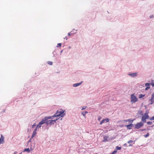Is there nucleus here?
<instances>
[{"label": "nucleus", "mask_w": 154, "mask_h": 154, "mask_svg": "<svg viewBox=\"0 0 154 154\" xmlns=\"http://www.w3.org/2000/svg\"><path fill=\"white\" fill-rule=\"evenodd\" d=\"M52 116H48L45 117L44 118H43L42 120L37 125V126H39V127H41V125L45 123H46V121L47 120L52 119Z\"/></svg>", "instance_id": "obj_1"}, {"label": "nucleus", "mask_w": 154, "mask_h": 154, "mask_svg": "<svg viewBox=\"0 0 154 154\" xmlns=\"http://www.w3.org/2000/svg\"><path fill=\"white\" fill-rule=\"evenodd\" d=\"M52 116H48L45 117L44 118H43L42 120L37 125V126H39V127H41V125L45 123H46V121L47 120L52 119Z\"/></svg>", "instance_id": "obj_2"}, {"label": "nucleus", "mask_w": 154, "mask_h": 154, "mask_svg": "<svg viewBox=\"0 0 154 154\" xmlns=\"http://www.w3.org/2000/svg\"><path fill=\"white\" fill-rule=\"evenodd\" d=\"M52 116H48L45 117L44 118H43L42 120L37 125V126H39V127H41V125L45 123H46V121L47 120L52 119Z\"/></svg>", "instance_id": "obj_3"}, {"label": "nucleus", "mask_w": 154, "mask_h": 154, "mask_svg": "<svg viewBox=\"0 0 154 154\" xmlns=\"http://www.w3.org/2000/svg\"><path fill=\"white\" fill-rule=\"evenodd\" d=\"M64 111L62 109L57 110L56 113L53 116H52V117H59L60 116H63L64 115Z\"/></svg>", "instance_id": "obj_4"}, {"label": "nucleus", "mask_w": 154, "mask_h": 154, "mask_svg": "<svg viewBox=\"0 0 154 154\" xmlns=\"http://www.w3.org/2000/svg\"><path fill=\"white\" fill-rule=\"evenodd\" d=\"M149 112H146L142 115V117L141 119V121L143 122H146V119L149 118V116L148 115Z\"/></svg>", "instance_id": "obj_5"}, {"label": "nucleus", "mask_w": 154, "mask_h": 154, "mask_svg": "<svg viewBox=\"0 0 154 154\" xmlns=\"http://www.w3.org/2000/svg\"><path fill=\"white\" fill-rule=\"evenodd\" d=\"M131 102L133 103L136 102L137 100V99L136 97L133 94H132L131 95Z\"/></svg>", "instance_id": "obj_6"}, {"label": "nucleus", "mask_w": 154, "mask_h": 154, "mask_svg": "<svg viewBox=\"0 0 154 154\" xmlns=\"http://www.w3.org/2000/svg\"><path fill=\"white\" fill-rule=\"evenodd\" d=\"M57 120V119L55 120H47L46 121V124L47 125H51L52 124H54V122H56V121Z\"/></svg>", "instance_id": "obj_7"}, {"label": "nucleus", "mask_w": 154, "mask_h": 154, "mask_svg": "<svg viewBox=\"0 0 154 154\" xmlns=\"http://www.w3.org/2000/svg\"><path fill=\"white\" fill-rule=\"evenodd\" d=\"M143 125V124L142 122L137 123L135 126V128L136 129H139Z\"/></svg>", "instance_id": "obj_8"}, {"label": "nucleus", "mask_w": 154, "mask_h": 154, "mask_svg": "<svg viewBox=\"0 0 154 154\" xmlns=\"http://www.w3.org/2000/svg\"><path fill=\"white\" fill-rule=\"evenodd\" d=\"M149 101L150 102V104L151 105L154 103V93L152 94L151 98L149 100Z\"/></svg>", "instance_id": "obj_9"}, {"label": "nucleus", "mask_w": 154, "mask_h": 154, "mask_svg": "<svg viewBox=\"0 0 154 154\" xmlns=\"http://www.w3.org/2000/svg\"><path fill=\"white\" fill-rule=\"evenodd\" d=\"M109 120L108 118L106 119H103L100 122V124L101 125L103 123H104L105 122H109Z\"/></svg>", "instance_id": "obj_10"}, {"label": "nucleus", "mask_w": 154, "mask_h": 154, "mask_svg": "<svg viewBox=\"0 0 154 154\" xmlns=\"http://www.w3.org/2000/svg\"><path fill=\"white\" fill-rule=\"evenodd\" d=\"M133 126V124H130L128 125H125V127H126L128 129H130L131 128V127Z\"/></svg>", "instance_id": "obj_11"}, {"label": "nucleus", "mask_w": 154, "mask_h": 154, "mask_svg": "<svg viewBox=\"0 0 154 154\" xmlns=\"http://www.w3.org/2000/svg\"><path fill=\"white\" fill-rule=\"evenodd\" d=\"M4 142V137L3 135L1 134V137L0 139V144L3 143Z\"/></svg>", "instance_id": "obj_12"}, {"label": "nucleus", "mask_w": 154, "mask_h": 154, "mask_svg": "<svg viewBox=\"0 0 154 154\" xmlns=\"http://www.w3.org/2000/svg\"><path fill=\"white\" fill-rule=\"evenodd\" d=\"M129 75L132 77H134L136 76L137 75V73L135 72L134 73L129 74Z\"/></svg>", "instance_id": "obj_13"}, {"label": "nucleus", "mask_w": 154, "mask_h": 154, "mask_svg": "<svg viewBox=\"0 0 154 154\" xmlns=\"http://www.w3.org/2000/svg\"><path fill=\"white\" fill-rule=\"evenodd\" d=\"M82 82H81L79 83L75 84L73 85V86L74 87H77V86L80 85H81V84L82 83Z\"/></svg>", "instance_id": "obj_14"}, {"label": "nucleus", "mask_w": 154, "mask_h": 154, "mask_svg": "<svg viewBox=\"0 0 154 154\" xmlns=\"http://www.w3.org/2000/svg\"><path fill=\"white\" fill-rule=\"evenodd\" d=\"M36 134V132H35V131H33L31 138H32L33 137L35 136Z\"/></svg>", "instance_id": "obj_15"}, {"label": "nucleus", "mask_w": 154, "mask_h": 154, "mask_svg": "<svg viewBox=\"0 0 154 154\" xmlns=\"http://www.w3.org/2000/svg\"><path fill=\"white\" fill-rule=\"evenodd\" d=\"M25 151H26V152H29L30 150H29V148H28L25 149H24V150L23 152H25Z\"/></svg>", "instance_id": "obj_16"}, {"label": "nucleus", "mask_w": 154, "mask_h": 154, "mask_svg": "<svg viewBox=\"0 0 154 154\" xmlns=\"http://www.w3.org/2000/svg\"><path fill=\"white\" fill-rule=\"evenodd\" d=\"M145 96V95H143L142 94H140L139 95V98H141Z\"/></svg>", "instance_id": "obj_17"}, {"label": "nucleus", "mask_w": 154, "mask_h": 154, "mask_svg": "<svg viewBox=\"0 0 154 154\" xmlns=\"http://www.w3.org/2000/svg\"><path fill=\"white\" fill-rule=\"evenodd\" d=\"M116 149L118 150H120L121 149V147H119L118 146H117L116 147Z\"/></svg>", "instance_id": "obj_18"}, {"label": "nucleus", "mask_w": 154, "mask_h": 154, "mask_svg": "<svg viewBox=\"0 0 154 154\" xmlns=\"http://www.w3.org/2000/svg\"><path fill=\"white\" fill-rule=\"evenodd\" d=\"M61 46V44L60 43H59L57 44V47H60Z\"/></svg>", "instance_id": "obj_19"}, {"label": "nucleus", "mask_w": 154, "mask_h": 154, "mask_svg": "<svg viewBox=\"0 0 154 154\" xmlns=\"http://www.w3.org/2000/svg\"><path fill=\"white\" fill-rule=\"evenodd\" d=\"M88 113V112H87L85 111L84 112L82 113V114L84 116H85L86 113Z\"/></svg>", "instance_id": "obj_20"}, {"label": "nucleus", "mask_w": 154, "mask_h": 154, "mask_svg": "<svg viewBox=\"0 0 154 154\" xmlns=\"http://www.w3.org/2000/svg\"><path fill=\"white\" fill-rule=\"evenodd\" d=\"M148 125H151L152 124V122H147Z\"/></svg>", "instance_id": "obj_21"}, {"label": "nucleus", "mask_w": 154, "mask_h": 154, "mask_svg": "<svg viewBox=\"0 0 154 154\" xmlns=\"http://www.w3.org/2000/svg\"><path fill=\"white\" fill-rule=\"evenodd\" d=\"M48 63L50 65H52V63H53L52 62H51V61H48Z\"/></svg>", "instance_id": "obj_22"}, {"label": "nucleus", "mask_w": 154, "mask_h": 154, "mask_svg": "<svg viewBox=\"0 0 154 154\" xmlns=\"http://www.w3.org/2000/svg\"><path fill=\"white\" fill-rule=\"evenodd\" d=\"M149 135V134L148 133L144 135V137H145L146 138V137H148Z\"/></svg>", "instance_id": "obj_23"}, {"label": "nucleus", "mask_w": 154, "mask_h": 154, "mask_svg": "<svg viewBox=\"0 0 154 154\" xmlns=\"http://www.w3.org/2000/svg\"><path fill=\"white\" fill-rule=\"evenodd\" d=\"M149 120L151 121L154 120V116H152L149 118Z\"/></svg>", "instance_id": "obj_24"}, {"label": "nucleus", "mask_w": 154, "mask_h": 154, "mask_svg": "<svg viewBox=\"0 0 154 154\" xmlns=\"http://www.w3.org/2000/svg\"><path fill=\"white\" fill-rule=\"evenodd\" d=\"M150 87L149 86H147L145 88V90H147L148 89L150 88Z\"/></svg>", "instance_id": "obj_25"}, {"label": "nucleus", "mask_w": 154, "mask_h": 154, "mask_svg": "<svg viewBox=\"0 0 154 154\" xmlns=\"http://www.w3.org/2000/svg\"><path fill=\"white\" fill-rule=\"evenodd\" d=\"M149 83H146L145 84V86H149Z\"/></svg>", "instance_id": "obj_26"}, {"label": "nucleus", "mask_w": 154, "mask_h": 154, "mask_svg": "<svg viewBox=\"0 0 154 154\" xmlns=\"http://www.w3.org/2000/svg\"><path fill=\"white\" fill-rule=\"evenodd\" d=\"M128 120H129V121L128 122H133V120H131V119H128Z\"/></svg>", "instance_id": "obj_27"}, {"label": "nucleus", "mask_w": 154, "mask_h": 154, "mask_svg": "<svg viewBox=\"0 0 154 154\" xmlns=\"http://www.w3.org/2000/svg\"><path fill=\"white\" fill-rule=\"evenodd\" d=\"M132 142H133V141H132V140H130L128 142V143H132Z\"/></svg>", "instance_id": "obj_28"}, {"label": "nucleus", "mask_w": 154, "mask_h": 154, "mask_svg": "<svg viewBox=\"0 0 154 154\" xmlns=\"http://www.w3.org/2000/svg\"><path fill=\"white\" fill-rule=\"evenodd\" d=\"M86 106L83 107H82V110H83L85 109H86Z\"/></svg>", "instance_id": "obj_29"}, {"label": "nucleus", "mask_w": 154, "mask_h": 154, "mask_svg": "<svg viewBox=\"0 0 154 154\" xmlns=\"http://www.w3.org/2000/svg\"><path fill=\"white\" fill-rule=\"evenodd\" d=\"M38 126H37V127H36V128L34 130V131H35V132H36V131L37 130V128H38Z\"/></svg>", "instance_id": "obj_30"}, {"label": "nucleus", "mask_w": 154, "mask_h": 154, "mask_svg": "<svg viewBox=\"0 0 154 154\" xmlns=\"http://www.w3.org/2000/svg\"><path fill=\"white\" fill-rule=\"evenodd\" d=\"M36 125L35 124H33L32 126V128H33L34 127V126H35Z\"/></svg>", "instance_id": "obj_31"}, {"label": "nucleus", "mask_w": 154, "mask_h": 154, "mask_svg": "<svg viewBox=\"0 0 154 154\" xmlns=\"http://www.w3.org/2000/svg\"><path fill=\"white\" fill-rule=\"evenodd\" d=\"M123 121L124 122H128L129 121V120H128V119H127V120H124Z\"/></svg>", "instance_id": "obj_32"}, {"label": "nucleus", "mask_w": 154, "mask_h": 154, "mask_svg": "<svg viewBox=\"0 0 154 154\" xmlns=\"http://www.w3.org/2000/svg\"><path fill=\"white\" fill-rule=\"evenodd\" d=\"M64 39H66V40H67L68 38L67 37H65V38H64Z\"/></svg>", "instance_id": "obj_33"}, {"label": "nucleus", "mask_w": 154, "mask_h": 154, "mask_svg": "<svg viewBox=\"0 0 154 154\" xmlns=\"http://www.w3.org/2000/svg\"><path fill=\"white\" fill-rule=\"evenodd\" d=\"M100 119H101V117H99V118L98 119V120H100Z\"/></svg>", "instance_id": "obj_34"}, {"label": "nucleus", "mask_w": 154, "mask_h": 154, "mask_svg": "<svg viewBox=\"0 0 154 154\" xmlns=\"http://www.w3.org/2000/svg\"><path fill=\"white\" fill-rule=\"evenodd\" d=\"M17 153V151H15L14 152V153L15 154H16Z\"/></svg>", "instance_id": "obj_35"}, {"label": "nucleus", "mask_w": 154, "mask_h": 154, "mask_svg": "<svg viewBox=\"0 0 154 154\" xmlns=\"http://www.w3.org/2000/svg\"><path fill=\"white\" fill-rule=\"evenodd\" d=\"M68 35L69 36H70V33H68Z\"/></svg>", "instance_id": "obj_36"}, {"label": "nucleus", "mask_w": 154, "mask_h": 154, "mask_svg": "<svg viewBox=\"0 0 154 154\" xmlns=\"http://www.w3.org/2000/svg\"><path fill=\"white\" fill-rule=\"evenodd\" d=\"M153 17V15H152V16H150V18H152V17Z\"/></svg>", "instance_id": "obj_37"}, {"label": "nucleus", "mask_w": 154, "mask_h": 154, "mask_svg": "<svg viewBox=\"0 0 154 154\" xmlns=\"http://www.w3.org/2000/svg\"><path fill=\"white\" fill-rule=\"evenodd\" d=\"M152 86H154V83L152 84Z\"/></svg>", "instance_id": "obj_38"}, {"label": "nucleus", "mask_w": 154, "mask_h": 154, "mask_svg": "<svg viewBox=\"0 0 154 154\" xmlns=\"http://www.w3.org/2000/svg\"><path fill=\"white\" fill-rule=\"evenodd\" d=\"M145 130V129H143V130H142V131H143V130Z\"/></svg>", "instance_id": "obj_39"}, {"label": "nucleus", "mask_w": 154, "mask_h": 154, "mask_svg": "<svg viewBox=\"0 0 154 154\" xmlns=\"http://www.w3.org/2000/svg\"><path fill=\"white\" fill-rule=\"evenodd\" d=\"M21 154V153H20L19 154Z\"/></svg>", "instance_id": "obj_40"}, {"label": "nucleus", "mask_w": 154, "mask_h": 154, "mask_svg": "<svg viewBox=\"0 0 154 154\" xmlns=\"http://www.w3.org/2000/svg\"><path fill=\"white\" fill-rule=\"evenodd\" d=\"M153 122H154V121H153Z\"/></svg>", "instance_id": "obj_41"}]
</instances>
